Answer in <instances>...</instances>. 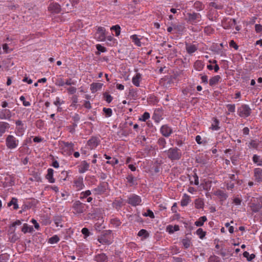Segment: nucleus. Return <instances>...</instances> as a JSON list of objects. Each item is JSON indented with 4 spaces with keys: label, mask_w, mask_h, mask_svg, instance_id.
<instances>
[{
    "label": "nucleus",
    "mask_w": 262,
    "mask_h": 262,
    "mask_svg": "<svg viewBox=\"0 0 262 262\" xmlns=\"http://www.w3.org/2000/svg\"><path fill=\"white\" fill-rule=\"evenodd\" d=\"M126 179L130 186L137 185V180L132 174H128L126 177Z\"/></svg>",
    "instance_id": "21"
},
{
    "label": "nucleus",
    "mask_w": 262,
    "mask_h": 262,
    "mask_svg": "<svg viewBox=\"0 0 262 262\" xmlns=\"http://www.w3.org/2000/svg\"><path fill=\"white\" fill-rule=\"evenodd\" d=\"M110 236V235H107L106 234H102L100 237H99L98 241L102 244L109 245L111 243Z\"/></svg>",
    "instance_id": "11"
},
{
    "label": "nucleus",
    "mask_w": 262,
    "mask_h": 262,
    "mask_svg": "<svg viewBox=\"0 0 262 262\" xmlns=\"http://www.w3.org/2000/svg\"><path fill=\"white\" fill-rule=\"evenodd\" d=\"M119 161L117 159L115 158H113L110 160H108L106 162L107 164H111L112 165L114 166L116 164H117L118 163Z\"/></svg>",
    "instance_id": "49"
},
{
    "label": "nucleus",
    "mask_w": 262,
    "mask_h": 262,
    "mask_svg": "<svg viewBox=\"0 0 262 262\" xmlns=\"http://www.w3.org/2000/svg\"><path fill=\"white\" fill-rule=\"evenodd\" d=\"M103 111L105 113L106 117H111L112 115V110L110 108L104 107Z\"/></svg>",
    "instance_id": "48"
},
{
    "label": "nucleus",
    "mask_w": 262,
    "mask_h": 262,
    "mask_svg": "<svg viewBox=\"0 0 262 262\" xmlns=\"http://www.w3.org/2000/svg\"><path fill=\"white\" fill-rule=\"evenodd\" d=\"M12 117L11 112L9 110L5 109L0 112V119L10 120Z\"/></svg>",
    "instance_id": "12"
},
{
    "label": "nucleus",
    "mask_w": 262,
    "mask_h": 262,
    "mask_svg": "<svg viewBox=\"0 0 262 262\" xmlns=\"http://www.w3.org/2000/svg\"><path fill=\"white\" fill-rule=\"evenodd\" d=\"M194 7L198 11L202 10L204 8V7L203 5V4H202V3L199 1H196L194 3Z\"/></svg>",
    "instance_id": "38"
},
{
    "label": "nucleus",
    "mask_w": 262,
    "mask_h": 262,
    "mask_svg": "<svg viewBox=\"0 0 262 262\" xmlns=\"http://www.w3.org/2000/svg\"><path fill=\"white\" fill-rule=\"evenodd\" d=\"M54 221L57 227H62V225L61 224L62 217L61 216H56L54 217Z\"/></svg>",
    "instance_id": "32"
},
{
    "label": "nucleus",
    "mask_w": 262,
    "mask_h": 262,
    "mask_svg": "<svg viewBox=\"0 0 262 262\" xmlns=\"http://www.w3.org/2000/svg\"><path fill=\"white\" fill-rule=\"evenodd\" d=\"M158 143L159 145L161 146L162 148L165 147L166 145V141L164 138H161L159 139Z\"/></svg>",
    "instance_id": "52"
},
{
    "label": "nucleus",
    "mask_w": 262,
    "mask_h": 262,
    "mask_svg": "<svg viewBox=\"0 0 262 262\" xmlns=\"http://www.w3.org/2000/svg\"><path fill=\"white\" fill-rule=\"evenodd\" d=\"M161 133L165 137H168L172 133V130L170 127L167 125H163L161 128Z\"/></svg>",
    "instance_id": "15"
},
{
    "label": "nucleus",
    "mask_w": 262,
    "mask_h": 262,
    "mask_svg": "<svg viewBox=\"0 0 262 262\" xmlns=\"http://www.w3.org/2000/svg\"><path fill=\"white\" fill-rule=\"evenodd\" d=\"M251 210L253 212L256 213L262 208V196L254 200L250 205Z\"/></svg>",
    "instance_id": "3"
},
{
    "label": "nucleus",
    "mask_w": 262,
    "mask_h": 262,
    "mask_svg": "<svg viewBox=\"0 0 262 262\" xmlns=\"http://www.w3.org/2000/svg\"><path fill=\"white\" fill-rule=\"evenodd\" d=\"M221 78V77L220 75H216L212 77L209 80V85L211 86L216 85L219 82Z\"/></svg>",
    "instance_id": "23"
},
{
    "label": "nucleus",
    "mask_w": 262,
    "mask_h": 262,
    "mask_svg": "<svg viewBox=\"0 0 262 262\" xmlns=\"http://www.w3.org/2000/svg\"><path fill=\"white\" fill-rule=\"evenodd\" d=\"M255 30L257 33H259L262 31V26L260 24H256L255 26Z\"/></svg>",
    "instance_id": "63"
},
{
    "label": "nucleus",
    "mask_w": 262,
    "mask_h": 262,
    "mask_svg": "<svg viewBox=\"0 0 262 262\" xmlns=\"http://www.w3.org/2000/svg\"><path fill=\"white\" fill-rule=\"evenodd\" d=\"M53 170L52 168L48 169V173L46 175V178L50 183H54L55 179L53 178Z\"/></svg>",
    "instance_id": "22"
},
{
    "label": "nucleus",
    "mask_w": 262,
    "mask_h": 262,
    "mask_svg": "<svg viewBox=\"0 0 262 262\" xmlns=\"http://www.w3.org/2000/svg\"><path fill=\"white\" fill-rule=\"evenodd\" d=\"M96 49L98 51H100L101 52H105L106 51V49L103 46H102L101 45H96Z\"/></svg>",
    "instance_id": "55"
},
{
    "label": "nucleus",
    "mask_w": 262,
    "mask_h": 262,
    "mask_svg": "<svg viewBox=\"0 0 262 262\" xmlns=\"http://www.w3.org/2000/svg\"><path fill=\"white\" fill-rule=\"evenodd\" d=\"M150 117V115L148 112H145L142 116V119H140L143 121H145Z\"/></svg>",
    "instance_id": "57"
},
{
    "label": "nucleus",
    "mask_w": 262,
    "mask_h": 262,
    "mask_svg": "<svg viewBox=\"0 0 262 262\" xmlns=\"http://www.w3.org/2000/svg\"><path fill=\"white\" fill-rule=\"evenodd\" d=\"M180 230L179 225H175L174 226L168 225L166 228V231L169 233H173L174 231H177Z\"/></svg>",
    "instance_id": "25"
},
{
    "label": "nucleus",
    "mask_w": 262,
    "mask_h": 262,
    "mask_svg": "<svg viewBox=\"0 0 262 262\" xmlns=\"http://www.w3.org/2000/svg\"><path fill=\"white\" fill-rule=\"evenodd\" d=\"M254 178L256 183L259 184L262 182V169L260 168L254 169Z\"/></svg>",
    "instance_id": "9"
},
{
    "label": "nucleus",
    "mask_w": 262,
    "mask_h": 262,
    "mask_svg": "<svg viewBox=\"0 0 262 262\" xmlns=\"http://www.w3.org/2000/svg\"><path fill=\"white\" fill-rule=\"evenodd\" d=\"M89 167V164L86 161H83L81 163V167L79 168L80 173H84L88 170Z\"/></svg>",
    "instance_id": "24"
},
{
    "label": "nucleus",
    "mask_w": 262,
    "mask_h": 262,
    "mask_svg": "<svg viewBox=\"0 0 262 262\" xmlns=\"http://www.w3.org/2000/svg\"><path fill=\"white\" fill-rule=\"evenodd\" d=\"M229 46L231 47H233L235 50H237L238 49V46L236 43V42L233 40H231L229 42Z\"/></svg>",
    "instance_id": "60"
},
{
    "label": "nucleus",
    "mask_w": 262,
    "mask_h": 262,
    "mask_svg": "<svg viewBox=\"0 0 262 262\" xmlns=\"http://www.w3.org/2000/svg\"><path fill=\"white\" fill-rule=\"evenodd\" d=\"M63 145L65 147H68L69 148H73L74 146V144L72 142H63Z\"/></svg>",
    "instance_id": "64"
},
{
    "label": "nucleus",
    "mask_w": 262,
    "mask_h": 262,
    "mask_svg": "<svg viewBox=\"0 0 262 262\" xmlns=\"http://www.w3.org/2000/svg\"><path fill=\"white\" fill-rule=\"evenodd\" d=\"M10 127L9 124L5 122H0V137L2 136L7 129Z\"/></svg>",
    "instance_id": "18"
},
{
    "label": "nucleus",
    "mask_w": 262,
    "mask_h": 262,
    "mask_svg": "<svg viewBox=\"0 0 262 262\" xmlns=\"http://www.w3.org/2000/svg\"><path fill=\"white\" fill-rule=\"evenodd\" d=\"M139 236H144L145 238L149 236L148 232L145 229H141L138 233Z\"/></svg>",
    "instance_id": "44"
},
{
    "label": "nucleus",
    "mask_w": 262,
    "mask_h": 262,
    "mask_svg": "<svg viewBox=\"0 0 262 262\" xmlns=\"http://www.w3.org/2000/svg\"><path fill=\"white\" fill-rule=\"evenodd\" d=\"M213 121L214 122V124H212L210 128L212 130H217L220 128V127L219 126V121L218 119H217L215 118H213Z\"/></svg>",
    "instance_id": "36"
},
{
    "label": "nucleus",
    "mask_w": 262,
    "mask_h": 262,
    "mask_svg": "<svg viewBox=\"0 0 262 262\" xmlns=\"http://www.w3.org/2000/svg\"><path fill=\"white\" fill-rule=\"evenodd\" d=\"M220 258L214 255H211L209 259L208 262H220Z\"/></svg>",
    "instance_id": "42"
},
{
    "label": "nucleus",
    "mask_w": 262,
    "mask_h": 262,
    "mask_svg": "<svg viewBox=\"0 0 262 262\" xmlns=\"http://www.w3.org/2000/svg\"><path fill=\"white\" fill-rule=\"evenodd\" d=\"M77 126V123H73L72 125L68 126L69 131L71 133H74L75 131V128Z\"/></svg>",
    "instance_id": "59"
},
{
    "label": "nucleus",
    "mask_w": 262,
    "mask_h": 262,
    "mask_svg": "<svg viewBox=\"0 0 262 262\" xmlns=\"http://www.w3.org/2000/svg\"><path fill=\"white\" fill-rule=\"evenodd\" d=\"M243 256L244 257H246L247 258V260L248 261H251L253 259H254L255 257V255L254 254H249V252L247 251H245L243 253Z\"/></svg>",
    "instance_id": "34"
},
{
    "label": "nucleus",
    "mask_w": 262,
    "mask_h": 262,
    "mask_svg": "<svg viewBox=\"0 0 262 262\" xmlns=\"http://www.w3.org/2000/svg\"><path fill=\"white\" fill-rule=\"evenodd\" d=\"M253 161L254 163H257V165H262V159H259V156L257 155H254L252 158Z\"/></svg>",
    "instance_id": "35"
},
{
    "label": "nucleus",
    "mask_w": 262,
    "mask_h": 262,
    "mask_svg": "<svg viewBox=\"0 0 262 262\" xmlns=\"http://www.w3.org/2000/svg\"><path fill=\"white\" fill-rule=\"evenodd\" d=\"M144 216H149L151 219L155 218V215L153 212L150 209H148L147 212L143 214Z\"/></svg>",
    "instance_id": "51"
},
{
    "label": "nucleus",
    "mask_w": 262,
    "mask_h": 262,
    "mask_svg": "<svg viewBox=\"0 0 262 262\" xmlns=\"http://www.w3.org/2000/svg\"><path fill=\"white\" fill-rule=\"evenodd\" d=\"M68 93L70 94H74L76 92V88L75 87H70L67 89Z\"/></svg>",
    "instance_id": "62"
},
{
    "label": "nucleus",
    "mask_w": 262,
    "mask_h": 262,
    "mask_svg": "<svg viewBox=\"0 0 262 262\" xmlns=\"http://www.w3.org/2000/svg\"><path fill=\"white\" fill-rule=\"evenodd\" d=\"M238 115L241 117L246 118L251 114V109L247 104L242 105L237 110Z\"/></svg>",
    "instance_id": "4"
},
{
    "label": "nucleus",
    "mask_w": 262,
    "mask_h": 262,
    "mask_svg": "<svg viewBox=\"0 0 262 262\" xmlns=\"http://www.w3.org/2000/svg\"><path fill=\"white\" fill-rule=\"evenodd\" d=\"M74 183L76 188L78 190L82 189L83 187L84 186L83 178L81 177L78 178L77 179L75 180L74 181Z\"/></svg>",
    "instance_id": "20"
},
{
    "label": "nucleus",
    "mask_w": 262,
    "mask_h": 262,
    "mask_svg": "<svg viewBox=\"0 0 262 262\" xmlns=\"http://www.w3.org/2000/svg\"><path fill=\"white\" fill-rule=\"evenodd\" d=\"M216 194L220 196L221 198L224 200H226L228 197L227 194L221 190H217L216 191Z\"/></svg>",
    "instance_id": "43"
},
{
    "label": "nucleus",
    "mask_w": 262,
    "mask_h": 262,
    "mask_svg": "<svg viewBox=\"0 0 262 262\" xmlns=\"http://www.w3.org/2000/svg\"><path fill=\"white\" fill-rule=\"evenodd\" d=\"M20 100L23 101V103L24 106H28L30 105V103L29 101H26L25 100V98L24 96H21L20 97Z\"/></svg>",
    "instance_id": "58"
},
{
    "label": "nucleus",
    "mask_w": 262,
    "mask_h": 262,
    "mask_svg": "<svg viewBox=\"0 0 262 262\" xmlns=\"http://www.w3.org/2000/svg\"><path fill=\"white\" fill-rule=\"evenodd\" d=\"M141 78V75L140 73H137L135 76L133 78L132 82L136 86H139L140 84V80Z\"/></svg>",
    "instance_id": "26"
},
{
    "label": "nucleus",
    "mask_w": 262,
    "mask_h": 262,
    "mask_svg": "<svg viewBox=\"0 0 262 262\" xmlns=\"http://www.w3.org/2000/svg\"><path fill=\"white\" fill-rule=\"evenodd\" d=\"M194 67L196 70L200 71L204 68V64L201 60H196L194 64Z\"/></svg>",
    "instance_id": "31"
},
{
    "label": "nucleus",
    "mask_w": 262,
    "mask_h": 262,
    "mask_svg": "<svg viewBox=\"0 0 262 262\" xmlns=\"http://www.w3.org/2000/svg\"><path fill=\"white\" fill-rule=\"evenodd\" d=\"M186 50L188 54H191L198 50V47L194 45L186 43Z\"/></svg>",
    "instance_id": "17"
},
{
    "label": "nucleus",
    "mask_w": 262,
    "mask_h": 262,
    "mask_svg": "<svg viewBox=\"0 0 262 262\" xmlns=\"http://www.w3.org/2000/svg\"><path fill=\"white\" fill-rule=\"evenodd\" d=\"M207 221V217L206 216H203L200 217V219L196 221L194 224L195 226L198 227L202 226L204 224V223Z\"/></svg>",
    "instance_id": "28"
},
{
    "label": "nucleus",
    "mask_w": 262,
    "mask_h": 262,
    "mask_svg": "<svg viewBox=\"0 0 262 262\" xmlns=\"http://www.w3.org/2000/svg\"><path fill=\"white\" fill-rule=\"evenodd\" d=\"M111 224L116 227H118L121 225V222L117 218H114L111 220Z\"/></svg>",
    "instance_id": "40"
},
{
    "label": "nucleus",
    "mask_w": 262,
    "mask_h": 262,
    "mask_svg": "<svg viewBox=\"0 0 262 262\" xmlns=\"http://www.w3.org/2000/svg\"><path fill=\"white\" fill-rule=\"evenodd\" d=\"M107 259V256L104 253H101L95 256L94 260L97 262H105Z\"/></svg>",
    "instance_id": "19"
},
{
    "label": "nucleus",
    "mask_w": 262,
    "mask_h": 262,
    "mask_svg": "<svg viewBox=\"0 0 262 262\" xmlns=\"http://www.w3.org/2000/svg\"><path fill=\"white\" fill-rule=\"evenodd\" d=\"M164 152L166 153L168 158L172 161L179 160L182 156L181 152L177 147L170 148Z\"/></svg>",
    "instance_id": "1"
},
{
    "label": "nucleus",
    "mask_w": 262,
    "mask_h": 262,
    "mask_svg": "<svg viewBox=\"0 0 262 262\" xmlns=\"http://www.w3.org/2000/svg\"><path fill=\"white\" fill-rule=\"evenodd\" d=\"M81 232L85 236H88L90 234L89 229L86 228H83L81 230Z\"/></svg>",
    "instance_id": "61"
},
{
    "label": "nucleus",
    "mask_w": 262,
    "mask_h": 262,
    "mask_svg": "<svg viewBox=\"0 0 262 262\" xmlns=\"http://www.w3.org/2000/svg\"><path fill=\"white\" fill-rule=\"evenodd\" d=\"M105 29L102 27H99L97 29V34H98V38L100 40L103 41L105 39Z\"/></svg>",
    "instance_id": "13"
},
{
    "label": "nucleus",
    "mask_w": 262,
    "mask_h": 262,
    "mask_svg": "<svg viewBox=\"0 0 262 262\" xmlns=\"http://www.w3.org/2000/svg\"><path fill=\"white\" fill-rule=\"evenodd\" d=\"M18 140L12 135H8L6 139L7 147L9 149H14L17 146Z\"/></svg>",
    "instance_id": "5"
},
{
    "label": "nucleus",
    "mask_w": 262,
    "mask_h": 262,
    "mask_svg": "<svg viewBox=\"0 0 262 262\" xmlns=\"http://www.w3.org/2000/svg\"><path fill=\"white\" fill-rule=\"evenodd\" d=\"M210 6L215 8L216 9H222L223 6L221 5H217L214 2H211L210 3Z\"/></svg>",
    "instance_id": "56"
},
{
    "label": "nucleus",
    "mask_w": 262,
    "mask_h": 262,
    "mask_svg": "<svg viewBox=\"0 0 262 262\" xmlns=\"http://www.w3.org/2000/svg\"><path fill=\"white\" fill-rule=\"evenodd\" d=\"M201 15L199 13L193 12L187 13V17L185 18L186 21L191 25H195L198 21L200 20Z\"/></svg>",
    "instance_id": "2"
},
{
    "label": "nucleus",
    "mask_w": 262,
    "mask_h": 262,
    "mask_svg": "<svg viewBox=\"0 0 262 262\" xmlns=\"http://www.w3.org/2000/svg\"><path fill=\"white\" fill-rule=\"evenodd\" d=\"M103 85V83L99 82H93L91 84L90 89L92 93H95L98 90H100Z\"/></svg>",
    "instance_id": "16"
},
{
    "label": "nucleus",
    "mask_w": 262,
    "mask_h": 262,
    "mask_svg": "<svg viewBox=\"0 0 262 262\" xmlns=\"http://www.w3.org/2000/svg\"><path fill=\"white\" fill-rule=\"evenodd\" d=\"M182 243L183 246L186 249L190 247L191 243L190 240L187 237H186L185 238L183 239L182 241Z\"/></svg>",
    "instance_id": "37"
},
{
    "label": "nucleus",
    "mask_w": 262,
    "mask_h": 262,
    "mask_svg": "<svg viewBox=\"0 0 262 262\" xmlns=\"http://www.w3.org/2000/svg\"><path fill=\"white\" fill-rule=\"evenodd\" d=\"M59 241V238L57 235H54L49 239V243L50 244L57 243Z\"/></svg>",
    "instance_id": "46"
},
{
    "label": "nucleus",
    "mask_w": 262,
    "mask_h": 262,
    "mask_svg": "<svg viewBox=\"0 0 262 262\" xmlns=\"http://www.w3.org/2000/svg\"><path fill=\"white\" fill-rule=\"evenodd\" d=\"M128 96L132 97L134 99H136L138 97L137 93L136 91H134V89L129 90Z\"/></svg>",
    "instance_id": "53"
},
{
    "label": "nucleus",
    "mask_w": 262,
    "mask_h": 262,
    "mask_svg": "<svg viewBox=\"0 0 262 262\" xmlns=\"http://www.w3.org/2000/svg\"><path fill=\"white\" fill-rule=\"evenodd\" d=\"M227 108H228V110L229 112H235V105L234 104H228L226 105Z\"/></svg>",
    "instance_id": "54"
},
{
    "label": "nucleus",
    "mask_w": 262,
    "mask_h": 262,
    "mask_svg": "<svg viewBox=\"0 0 262 262\" xmlns=\"http://www.w3.org/2000/svg\"><path fill=\"white\" fill-rule=\"evenodd\" d=\"M120 27L118 25L113 26L111 28V30H114L116 36H119L120 34Z\"/></svg>",
    "instance_id": "41"
},
{
    "label": "nucleus",
    "mask_w": 262,
    "mask_h": 262,
    "mask_svg": "<svg viewBox=\"0 0 262 262\" xmlns=\"http://www.w3.org/2000/svg\"><path fill=\"white\" fill-rule=\"evenodd\" d=\"M141 202V200L140 196L135 194L130 195L127 201L128 204L134 206L139 205Z\"/></svg>",
    "instance_id": "8"
},
{
    "label": "nucleus",
    "mask_w": 262,
    "mask_h": 262,
    "mask_svg": "<svg viewBox=\"0 0 262 262\" xmlns=\"http://www.w3.org/2000/svg\"><path fill=\"white\" fill-rule=\"evenodd\" d=\"M132 39L135 42V43L138 46H140V41L136 35H133L131 36Z\"/></svg>",
    "instance_id": "50"
},
{
    "label": "nucleus",
    "mask_w": 262,
    "mask_h": 262,
    "mask_svg": "<svg viewBox=\"0 0 262 262\" xmlns=\"http://www.w3.org/2000/svg\"><path fill=\"white\" fill-rule=\"evenodd\" d=\"M72 207L77 213H81L85 210V204L77 201L74 203Z\"/></svg>",
    "instance_id": "6"
},
{
    "label": "nucleus",
    "mask_w": 262,
    "mask_h": 262,
    "mask_svg": "<svg viewBox=\"0 0 262 262\" xmlns=\"http://www.w3.org/2000/svg\"><path fill=\"white\" fill-rule=\"evenodd\" d=\"M107 183L102 182L100 183L97 187L95 188L93 191L95 194L99 195L103 194L106 190Z\"/></svg>",
    "instance_id": "7"
},
{
    "label": "nucleus",
    "mask_w": 262,
    "mask_h": 262,
    "mask_svg": "<svg viewBox=\"0 0 262 262\" xmlns=\"http://www.w3.org/2000/svg\"><path fill=\"white\" fill-rule=\"evenodd\" d=\"M195 207L197 209L203 208L204 207V202L200 199H198L195 200Z\"/></svg>",
    "instance_id": "30"
},
{
    "label": "nucleus",
    "mask_w": 262,
    "mask_h": 262,
    "mask_svg": "<svg viewBox=\"0 0 262 262\" xmlns=\"http://www.w3.org/2000/svg\"><path fill=\"white\" fill-rule=\"evenodd\" d=\"M33 230V227H29L27 224H24L21 229V231L24 233H26L28 232H31Z\"/></svg>",
    "instance_id": "33"
},
{
    "label": "nucleus",
    "mask_w": 262,
    "mask_h": 262,
    "mask_svg": "<svg viewBox=\"0 0 262 262\" xmlns=\"http://www.w3.org/2000/svg\"><path fill=\"white\" fill-rule=\"evenodd\" d=\"M196 232L201 239H203L205 236L206 233L202 228H199Z\"/></svg>",
    "instance_id": "39"
},
{
    "label": "nucleus",
    "mask_w": 262,
    "mask_h": 262,
    "mask_svg": "<svg viewBox=\"0 0 262 262\" xmlns=\"http://www.w3.org/2000/svg\"><path fill=\"white\" fill-rule=\"evenodd\" d=\"M13 205V209L16 210L18 208V205L17 204V199L15 198H12L11 200L8 203V206Z\"/></svg>",
    "instance_id": "27"
},
{
    "label": "nucleus",
    "mask_w": 262,
    "mask_h": 262,
    "mask_svg": "<svg viewBox=\"0 0 262 262\" xmlns=\"http://www.w3.org/2000/svg\"><path fill=\"white\" fill-rule=\"evenodd\" d=\"M258 142L256 140H252L249 143V145L248 146L249 148L252 147V148L257 149L258 147Z\"/></svg>",
    "instance_id": "47"
},
{
    "label": "nucleus",
    "mask_w": 262,
    "mask_h": 262,
    "mask_svg": "<svg viewBox=\"0 0 262 262\" xmlns=\"http://www.w3.org/2000/svg\"><path fill=\"white\" fill-rule=\"evenodd\" d=\"M103 97L106 101L108 103H110L113 100V97L112 96L106 92L103 93Z\"/></svg>",
    "instance_id": "45"
},
{
    "label": "nucleus",
    "mask_w": 262,
    "mask_h": 262,
    "mask_svg": "<svg viewBox=\"0 0 262 262\" xmlns=\"http://www.w3.org/2000/svg\"><path fill=\"white\" fill-rule=\"evenodd\" d=\"M48 9L51 13H59L61 11V7L57 3H52L49 5Z\"/></svg>",
    "instance_id": "10"
},
{
    "label": "nucleus",
    "mask_w": 262,
    "mask_h": 262,
    "mask_svg": "<svg viewBox=\"0 0 262 262\" xmlns=\"http://www.w3.org/2000/svg\"><path fill=\"white\" fill-rule=\"evenodd\" d=\"M190 201V197L186 194H185L183 198L181 200V205L182 206H185L188 205Z\"/></svg>",
    "instance_id": "29"
},
{
    "label": "nucleus",
    "mask_w": 262,
    "mask_h": 262,
    "mask_svg": "<svg viewBox=\"0 0 262 262\" xmlns=\"http://www.w3.org/2000/svg\"><path fill=\"white\" fill-rule=\"evenodd\" d=\"M98 144V140L96 137H92L88 141V145L89 146L91 149L97 147Z\"/></svg>",
    "instance_id": "14"
}]
</instances>
